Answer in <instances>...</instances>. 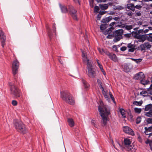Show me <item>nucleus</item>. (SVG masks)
<instances>
[{"mask_svg":"<svg viewBox=\"0 0 152 152\" xmlns=\"http://www.w3.org/2000/svg\"><path fill=\"white\" fill-rule=\"evenodd\" d=\"M127 48L128 51L129 52H133L135 49V45L134 44H132V43L126 44Z\"/></svg>","mask_w":152,"mask_h":152,"instance_id":"ddd939ff","label":"nucleus"},{"mask_svg":"<svg viewBox=\"0 0 152 152\" xmlns=\"http://www.w3.org/2000/svg\"><path fill=\"white\" fill-rule=\"evenodd\" d=\"M98 50L99 52V53H100L102 54H103V52L105 53L106 54V53L107 52H105L103 49H102L100 48H98Z\"/></svg>","mask_w":152,"mask_h":152,"instance_id":"37998d69","label":"nucleus"},{"mask_svg":"<svg viewBox=\"0 0 152 152\" xmlns=\"http://www.w3.org/2000/svg\"><path fill=\"white\" fill-rule=\"evenodd\" d=\"M142 59L141 58H139L136 59L135 62L137 64H138L141 61Z\"/></svg>","mask_w":152,"mask_h":152,"instance_id":"052dcab7","label":"nucleus"},{"mask_svg":"<svg viewBox=\"0 0 152 152\" xmlns=\"http://www.w3.org/2000/svg\"><path fill=\"white\" fill-rule=\"evenodd\" d=\"M112 19V17L111 16H110L104 19H103L102 20V22L104 23H107L110 22Z\"/></svg>","mask_w":152,"mask_h":152,"instance_id":"5701e85b","label":"nucleus"},{"mask_svg":"<svg viewBox=\"0 0 152 152\" xmlns=\"http://www.w3.org/2000/svg\"><path fill=\"white\" fill-rule=\"evenodd\" d=\"M131 142L130 139L126 138L124 139L122 145L118 143V144L122 150L125 149L128 151H135L136 150L133 148V146L131 145Z\"/></svg>","mask_w":152,"mask_h":152,"instance_id":"7ed1b4c3","label":"nucleus"},{"mask_svg":"<svg viewBox=\"0 0 152 152\" xmlns=\"http://www.w3.org/2000/svg\"><path fill=\"white\" fill-rule=\"evenodd\" d=\"M19 62L17 60H14L12 64V71L13 74L15 75L18 72L19 68Z\"/></svg>","mask_w":152,"mask_h":152,"instance_id":"6e6552de","label":"nucleus"},{"mask_svg":"<svg viewBox=\"0 0 152 152\" xmlns=\"http://www.w3.org/2000/svg\"><path fill=\"white\" fill-rule=\"evenodd\" d=\"M133 26L132 25H123L122 26L121 28H124L126 30H127L128 31H129L130 30L133 28Z\"/></svg>","mask_w":152,"mask_h":152,"instance_id":"4be33fe9","label":"nucleus"},{"mask_svg":"<svg viewBox=\"0 0 152 152\" xmlns=\"http://www.w3.org/2000/svg\"><path fill=\"white\" fill-rule=\"evenodd\" d=\"M126 14L129 16L131 17L133 15V13L132 12L130 11L129 12H126Z\"/></svg>","mask_w":152,"mask_h":152,"instance_id":"8fccbe9b","label":"nucleus"},{"mask_svg":"<svg viewBox=\"0 0 152 152\" xmlns=\"http://www.w3.org/2000/svg\"><path fill=\"white\" fill-rule=\"evenodd\" d=\"M145 130H147V131L150 132H151L152 131V127L150 126L148 128L147 127H145Z\"/></svg>","mask_w":152,"mask_h":152,"instance_id":"79ce46f5","label":"nucleus"},{"mask_svg":"<svg viewBox=\"0 0 152 152\" xmlns=\"http://www.w3.org/2000/svg\"><path fill=\"white\" fill-rule=\"evenodd\" d=\"M142 5H137L134 6L135 9L136 8L137 9H140L142 7Z\"/></svg>","mask_w":152,"mask_h":152,"instance_id":"49530a36","label":"nucleus"},{"mask_svg":"<svg viewBox=\"0 0 152 152\" xmlns=\"http://www.w3.org/2000/svg\"><path fill=\"white\" fill-rule=\"evenodd\" d=\"M9 85L10 86L11 94L16 97H19L20 94L18 88L12 83H10Z\"/></svg>","mask_w":152,"mask_h":152,"instance_id":"423d86ee","label":"nucleus"},{"mask_svg":"<svg viewBox=\"0 0 152 152\" xmlns=\"http://www.w3.org/2000/svg\"><path fill=\"white\" fill-rule=\"evenodd\" d=\"M104 96L105 97V98L108 101H110V98L109 97L108 94L106 95H104Z\"/></svg>","mask_w":152,"mask_h":152,"instance_id":"13d9d810","label":"nucleus"},{"mask_svg":"<svg viewBox=\"0 0 152 152\" xmlns=\"http://www.w3.org/2000/svg\"><path fill=\"white\" fill-rule=\"evenodd\" d=\"M106 13L105 11H100L99 12V14L100 15H102Z\"/></svg>","mask_w":152,"mask_h":152,"instance_id":"69168bd1","label":"nucleus"},{"mask_svg":"<svg viewBox=\"0 0 152 152\" xmlns=\"http://www.w3.org/2000/svg\"><path fill=\"white\" fill-rule=\"evenodd\" d=\"M123 67L124 69V70L126 72H128L130 70L129 68V67L128 65L127 64H124L123 66Z\"/></svg>","mask_w":152,"mask_h":152,"instance_id":"bb28decb","label":"nucleus"},{"mask_svg":"<svg viewBox=\"0 0 152 152\" xmlns=\"http://www.w3.org/2000/svg\"><path fill=\"white\" fill-rule=\"evenodd\" d=\"M142 104V101L137 102L136 101H134L133 102V104L134 105L137 106H140Z\"/></svg>","mask_w":152,"mask_h":152,"instance_id":"f704fd0d","label":"nucleus"},{"mask_svg":"<svg viewBox=\"0 0 152 152\" xmlns=\"http://www.w3.org/2000/svg\"><path fill=\"white\" fill-rule=\"evenodd\" d=\"M152 143V141L151 140H149L148 139L147 140L145 141V143L147 144H150V145H151V143Z\"/></svg>","mask_w":152,"mask_h":152,"instance_id":"3c124183","label":"nucleus"},{"mask_svg":"<svg viewBox=\"0 0 152 152\" xmlns=\"http://www.w3.org/2000/svg\"><path fill=\"white\" fill-rule=\"evenodd\" d=\"M46 28L48 30V35L49 37V38L51 39L52 37L51 31L48 27L47 26Z\"/></svg>","mask_w":152,"mask_h":152,"instance_id":"c756f323","label":"nucleus"},{"mask_svg":"<svg viewBox=\"0 0 152 152\" xmlns=\"http://www.w3.org/2000/svg\"><path fill=\"white\" fill-rule=\"evenodd\" d=\"M99 7L102 10H105L108 8L109 6L107 4H102L99 5Z\"/></svg>","mask_w":152,"mask_h":152,"instance_id":"aec40b11","label":"nucleus"},{"mask_svg":"<svg viewBox=\"0 0 152 152\" xmlns=\"http://www.w3.org/2000/svg\"><path fill=\"white\" fill-rule=\"evenodd\" d=\"M61 97L66 103L71 105L73 104L75 101L72 95L67 91L61 92Z\"/></svg>","mask_w":152,"mask_h":152,"instance_id":"f03ea898","label":"nucleus"},{"mask_svg":"<svg viewBox=\"0 0 152 152\" xmlns=\"http://www.w3.org/2000/svg\"><path fill=\"white\" fill-rule=\"evenodd\" d=\"M70 14L72 17L73 19L76 20H77V11L74 9V7L71 6H69V11Z\"/></svg>","mask_w":152,"mask_h":152,"instance_id":"0eeeda50","label":"nucleus"},{"mask_svg":"<svg viewBox=\"0 0 152 152\" xmlns=\"http://www.w3.org/2000/svg\"><path fill=\"white\" fill-rule=\"evenodd\" d=\"M147 122L148 123H152V118H148L147 120Z\"/></svg>","mask_w":152,"mask_h":152,"instance_id":"5fc2aeb1","label":"nucleus"},{"mask_svg":"<svg viewBox=\"0 0 152 152\" xmlns=\"http://www.w3.org/2000/svg\"><path fill=\"white\" fill-rule=\"evenodd\" d=\"M144 132L146 135H148V138H149L152 135V133L150 132L147 130H145V131Z\"/></svg>","mask_w":152,"mask_h":152,"instance_id":"a19ab883","label":"nucleus"},{"mask_svg":"<svg viewBox=\"0 0 152 152\" xmlns=\"http://www.w3.org/2000/svg\"><path fill=\"white\" fill-rule=\"evenodd\" d=\"M132 35V33L129 34H124L123 36V38H125L127 39H129L131 37Z\"/></svg>","mask_w":152,"mask_h":152,"instance_id":"2f4dec72","label":"nucleus"},{"mask_svg":"<svg viewBox=\"0 0 152 152\" xmlns=\"http://www.w3.org/2000/svg\"><path fill=\"white\" fill-rule=\"evenodd\" d=\"M113 19L115 21H118L120 20V18L118 17L114 18Z\"/></svg>","mask_w":152,"mask_h":152,"instance_id":"e2e57ef3","label":"nucleus"},{"mask_svg":"<svg viewBox=\"0 0 152 152\" xmlns=\"http://www.w3.org/2000/svg\"><path fill=\"white\" fill-rule=\"evenodd\" d=\"M114 29V27L113 26L110 27L104 33V34L105 35H106L107 34H110V33Z\"/></svg>","mask_w":152,"mask_h":152,"instance_id":"7c9ffc66","label":"nucleus"},{"mask_svg":"<svg viewBox=\"0 0 152 152\" xmlns=\"http://www.w3.org/2000/svg\"><path fill=\"white\" fill-rule=\"evenodd\" d=\"M148 40L149 41L152 42V34H149V37L148 38Z\"/></svg>","mask_w":152,"mask_h":152,"instance_id":"de8ad7c7","label":"nucleus"},{"mask_svg":"<svg viewBox=\"0 0 152 152\" xmlns=\"http://www.w3.org/2000/svg\"><path fill=\"white\" fill-rule=\"evenodd\" d=\"M127 49V47L123 46L121 48L120 50L122 51H124L126 50Z\"/></svg>","mask_w":152,"mask_h":152,"instance_id":"09e8293b","label":"nucleus"},{"mask_svg":"<svg viewBox=\"0 0 152 152\" xmlns=\"http://www.w3.org/2000/svg\"><path fill=\"white\" fill-rule=\"evenodd\" d=\"M97 82L98 84V85L99 86L101 90H103V87H102V83L101 80L99 79H98L97 80Z\"/></svg>","mask_w":152,"mask_h":152,"instance_id":"473e14b6","label":"nucleus"},{"mask_svg":"<svg viewBox=\"0 0 152 152\" xmlns=\"http://www.w3.org/2000/svg\"><path fill=\"white\" fill-rule=\"evenodd\" d=\"M136 15L137 16H140L141 15V12L140 11H138L137 12V11L135 12Z\"/></svg>","mask_w":152,"mask_h":152,"instance_id":"4d7b16f0","label":"nucleus"},{"mask_svg":"<svg viewBox=\"0 0 152 152\" xmlns=\"http://www.w3.org/2000/svg\"><path fill=\"white\" fill-rule=\"evenodd\" d=\"M82 82L83 84L84 88L86 90L88 89L89 85L88 83L86 80L83 79H82Z\"/></svg>","mask_w":152,"mask_h":152,"instance_id":"b1692460","label":"nucleus"},{"mask_svg":"<svg viewBox=\"0 0 152 152\" xmlns=\"http://www.w3.org/2000/svg\"><path fill=\"white\" fill-rule=\"evenodd\" d=\"M136 37V39H139L138 41L139 42H143L145 41L146 38V36L145 34H143L141 35H135Z\"/></svg>","mask_w":152,"mask_h":152,"instance_id":"2eb2a0df","label":"nucleus"},{"mask_svg":"<svg viewBox=\"0 0 152 152\" xmlns=\"http://www.w3.org/2000/svg\"><path fill=\"white\" fill-rule=\"evenodd\" d=\"M124 32V31L122 29H119L116 31L115 32V35H117L118 36L121 35V36H122L123 33Z\"/></svg>","mask_w":152,"mask_h":152,"instance_id":"a878e982","label":"nucleus"},{"mask_svg":"<svg viewBox=\"0 0 152 152\" xmlns=\"http://www.w3.org/2000/svg\"><path fill=\"white\" fill-rule=\"evenodd\" d=\"M123 130L126 133L128 134L132 135H134V133L132 129L127 126H124L123 127Z\"/></svg>","mask_w":152,"mask_h":152,"instance_id":"f8f14e48","label":"nucleus"},{"mask_svg":"<svg viewBox=\"0 0 152 152\" xmlns=\"http://www.w3.org/2000/svg\"><path fill=\"white\" fill-rule=\"evenodd\" d=\"M106 55L111 60L113 61L116 62L117 61V57L115 54L112 53L107 52Z\"/></svg>","mask_w":152,"mask_h":152,"instance_id":"4468645a","label":"nucleus"},{"mask_svg":"<svg viewBox=\"0 0 152 152\" xmlns=\"http://www.w3.org/2000/svg\"><path fill=\"white\" fill-rule=\"evenodd\" d=\"M12 104L13 106H16L17 104V102L16 100H13Z\"/></svg>","mask_w":152,"mask_h":152,"instance_id":"864d4df0","label":"nucleus"},{"mask_svg":"<svg viewBox=\"0 0 152 152\" xmlns=\"http://www.w3.org/2000/svg\"><path fill=\"white\" fill-rule=\"evenodd\" d=\"M116 24H117L116 23H115V22H113L111 23L110 24L109 26H111V27H112V26L113 27V26H114V25H115V27H116V26L120 27L121 25H117Z\"/></svg>","mask_w":152,"mask_h":152,"instance_id":"58836bf2","label":"nucleus"},{"mask_svg":"<svg viewBox=\"0 0 152 152\" xmlns=\"http://www.w3.org/2000/svg\"><path fill=\"white\" fill-rule=\"evenodd\" d=\"M138 139L139 142H141L142 141V139L140 135H138Z\"/></svg>","mask_w":152,"mask_h":152,"instance_id":"680f3d73","label":"nucleus"},{"mask_svg":"<svg viewBox=\"0 0 152 152\" xmlns=\"http://www.w3.org/2000/svg\"><path fill=\"white\" fill-rule=\"evenodd\" d=\"M120 112L121 114L122 115L123 117H126L125 114V110L123 109H121L120 110Z\"/></svg>","mask_w":152,"mask_h":152,"instance_id":"e433bc0d","label":"nucleus"},{"mask_svg":"<svg viewBox=\"0 0 152 152\" xmlns=\"http://www.w3.org/2000/svg\"><path fill=\"white\" fill-rule=\"evenodd\" d=\"M102 90V94L104 95V96L107 94V93L105 91H104V88L103 90Z\"/></svg>","mask_w":152,"mask_h":152,"instance_id":"0e129e2a","label":"nucleus"},{"mask_svg":"<svg viewBox=\"0 0 152 152\" xmlns=\"http://www.w3.org/2000/svg\"><path fill=\"white\" fill-rule=\"evenodd\" d=\"M97 2L98 3L105 2H106V0H96Z\"/></svg>","mask_w":152,"mask_h":152,"instance_id":"6e6d98bb","label":"nucleus"},{"mask_svg":"<svg viewBox=\"0 0 152 152\" xmlns=\"http://www.w3.org/2000/svg\"><path fill=\"white\" fill-rule=\"evenodd\" d=\"M152 104H149L147 105L145 107V110L146 111H148L149 110H152Z\"/></svg>","mask_w":152,"mask_h":152,"instance_id":"cd10ccee","label":"nucleus"},{"mask_svg":"<svg viewBox=\"0 0 152 152\" xmlns=\"http://www.w3.org/2000/svg\"><path fill=\"white\" fill-rule=\"evenodd\" d=\"M99 7H98V6H95L94 7V12L96 13L98 12L99 11Z\"/></svg>","mask_w":152,"mask_h":152,"instance_id":"ea45409f","label":"nucleus"},{"mask_svg":"<svg viewBox=\"0 0 152 152\" xmlns=\"http://www.w3.org/2000/svg\"><path fill=\"white\" fill-rule=\"evenodd\" d=\"M87 69L88 70L87 74L88 77L91 78H95L96 75V72L95 69L92 65V64L88 63Z\"/></svg>","mask_w":152,"mask_h":152,"instance_id":"39448f33","label":"nucleus"},{"mask_svg":"<svg viewBox=\"0 0 152 152\" xmlns=\"http://www.w3.org/2000/svg\"><path fill=\"white\" fill-rule=\"evenodd\" d=\"M141 120V118L140 117H138L136 119V123L137 124H139Z\"/></svg>","mask_w":152,"mask_h":152,"instance_id":"c03bdc74","label":"nucleus"},{"mask_svg":"<svg viewBox=\"0 0 152 152\" xmlns=\"http://www.w3.org/2000/svg\"><path fill=\"white\" fill-rule=\"evenodd\" d=\"M0 39L1 43V45L2 47L4 48L5 45L6 41V37L3 31L0 30Z\"/></svg>","mask_w":152,"mask_h":152,"instance_id":"1a4fd4ad","label":"nucleus"},{"mask_svg":"<svg viewBox=\"0 0 152 152\" xmlns=\"http://www.w3.org/2000/svg\"><path fill=\"white\" fill-rule=\"evenodd\" d=\"M124 7H123L122 6H121L117 7V9L118 10H120L124 9Z\"/></svg>","mask_w":152,"mask_h":152,"instance_id":"603ef678","label":"nucleus"},{"mask_svg":"<svg viewBox=\"0 0 152 152\" xmlns=\"http://www.w3.org/2000/svg\"><path fill=\"white\" fill-rule=\"evenodd\" d=\"M145 115L148 117L152 116V109L150 110L148 112L146 113Z\"/></svg>","mask_w":152,"mask_h":152,"instance_id":"c9c22d12","label":"nucleus"},{"mask_svg":"<svg viewBox=\"0 0 152 152\" xmlns=\"http://www.w3.org/2000/svg\"><path fill=\"white\" fill-rule=\"evenodd\" d=\"M150 82L147 80H145L144 78L140 80V83L143 85L148 84Z\"/></svg>","mask_w":152,"mask_h":152,"instance_id":"c85d7f7f","label":"nucleus"},{"mask_svg":"<svg viewBox=\"0 0 152 152\" xmlns=\"http://www.w3.org/2000/svg\"><path fill=\"white\" fill-rule=\"evenodd\" d=\"M60 8L61 9V11L63 13H66L69 11V8L68 9L64 5H61L59 4Z\"/></svg>","mask_w":152,"mask_h":152,"instance_id":"a211bd4d","label":"nucleus"},{"mask_svg":"<svg viewBox=\"0 0 152 152\" xmlns=\"http://www.w3.org/2000/svg\"><path fill=\"white\" fill-rule=\"evenodd\" d=\"M107 27V25L106 24H102L100 26V29L101 30L103 31Z\"/></svg>","mask_w":152,"mask_h":152,"instance_id":"72a5a7b5","label":"nucleus"},{"mask_svg":"<svg viewBox=\"0 0 152 152\" xmlns=\"http://www.w3.org/2000/svg\"><path fill=\"white\" fill-rule=\"evenodd\" d=\"M82 57L83 62L84 63H86L87 66L88 63L92 64L91 61L87 57L86 54L83 51H82Z\"/></svg>","mask_w":152,"mask_h":152,"instance_id":"9d476101","label":"nucleus"},{"mask_svg":"<svg viewBox=\"0 0 152 152\" xmlns=\"http://www.w3.org/2000/svg\"><path fill=\"white\" fill-rule=\"evenodd\" d=\"M14 125L15 128L18 132L25 133L27 131L25 125L21 121L16 120L14 121Z\"/></svg>","mask_w":152,"mask_h":152,"instance_id":"20e7f679","label":"nucleus"},{"mask_svg":"<svg viewBox=\"0 0 152 152\" xmlns=\"http://www.w3.org/2000/svg\"><path fill=\"white\" fill-rule=\"evenodd\" d=\"M98 110L102 118V124L106 125L108 121V115L110 114V108L108 106L104 105L102 101L100 102V105L98 107Z\"/></svg>","mask_w":152,"mask_h":152,"instance_id":"f257e3e1","label":"nucleus"},{"mask_svg":"<svg viewBox=\"0 0 152 152\" xmlns=\"http://www.w3.org/2000/svg\"><path fill=\"white\" fill-rule=\"evenodd\" d=\"M67 121L68 123V124L70 127H72L74 126L75 122L72 118H68Z\"/></svg>","mask_w":152,"mask_h":152,"instance_id":"412c9836","label":"nucleus"},{"mask_svg":"<svg viewBox=\"0 0 152 152\" xmlns=\"http://www.w3.org/2000/svg\"><path fill=\"white\" fill-rule=\"evenodd\" d=\"M147 92L146 91H142L140 93V95H143V96L144 95H145L146 94H147Z\"/></svg>","mask_w":152,"mask_h":152,"instance_id":"bf43d9fd","label":"nucleus"},{"mask_svg":"<svg viewBox=\"0 0 152 152\" xmlns=\"http://www.w3.org/2000/svg\"><path fill=\"white\" fill-rule=\"evenodd\" d=\"M109 94L110 95V97L111 98V99L113 101V102L114 103H115V99L114 98V96H113V95L111 94V93L110 92H109Z\"/></svg>","mask_w":152,"mask_h":152,"instance_id":"a18cd8bd","label":"nucleus"},{"mask_svg":"<svg viewBox=\"0 0 152 152\" xmlns=\"http://www.w3.org/2000/svg\"><path fill=\"white\" fill-rule=\"evenodd\" d=\"M55 25H56L54 23L53 24V31L54 32H55V29H56Z\"/></svg>","mask_w":152,"mask_h":152,"instance_id":"774afa93","label":"nucleus"},{"mask_svg":"<svg viewBox=\"0 0 152 152\" xmlns=\"http://www.w3.org/2000/svg\"><path fill=\"white\" fill-rule=\"evenodd\" d=\"M134 110L136 113H140L141 112L142 110L141 108L136 107L134 108Z\"/></svg>","mask_w":152,"mask_h":152,"instance_id":"4c0bfd02","label":"nucleus"},{"mask_svg":"<svg viewBox=\"0 0 152 152\" xmlns=\"http://www.w3.org/2000/svg\"><path fill=\"white\" fill-rule=\"evenodd\" d=\"M126 8L134 12L135 11L134 5L132 3L128 4H127Z\"/></svg>","mask_w":152,"mask_h":152,"instance_id":"6ab92c4d","label":"nucleus"},{"mask_svg":"<svg viewBox=\"0 0 152 152\" xmlns=\"http://www.w3.org/2000/svg\"><path fill=\"white\" fill-rule=\"evenodd\" d=\"M123 38V36L121 35L118 36L117 35H115L113 39V41L114 42H117L119 41L121 39Z\"/></svg>","mask_w":152,"mask_h":152,"instance_id":"393cba45","label":"nucleus"},{"mask_svg":"<svg viewBox=\"0 0 152 152\" xmlns=\"http://www.w3.org/2000/svg\"><path fill=\"white\" fill-rule=\"evenodd\" d=\"M151 45L148 42H145L140 45V48L142 50L148 49L151 48Z\"/></svg>","mask_w":152,"mask_h":152,"instance_id":"9b49d317","label":"nucleus"},{"mask_svg":"<svg viewBox=\"0 0 152 152\" xmlns=\"http://www.w3.org/2000/svg\"><path fill=\"white\" fill-rule=\"evenodd\" d=\"M144 74L142 72H140L136 74L134 76V78L135 80H141L145 78Z\"/></svg>","mask_w":152,"mask_h":152,"instance_id":"dca6fc26","label":"nucleus"},{"mask_svg":"<svg viewBox=\"0 0 152 152\" xmlns=\"http://www.w3.org/2000/svg\"><path fill=\"white\" fill-rule=\"evenodd\" d=\"M132 35L133 37L136 38V37L134 35H141L143 34V29H140L138 31H133L132 32Z\"/></svg>","mask_w":152,"mask_h":152,"instance_id":"f3484780","label":"nucleus"},{"mask_svg":"<svg viewBox=\"0 0 152 152\" xmlns=\"http://www.w3.org/2000/svg\"><path fill=\"white\" fill-rule=\"evenodd\" d=\"M98 65L99 68L101 70L103 71V68L102 65L101 64H99V65Z\"/></svg>","mask_w":152,"mask_h":152,"instance_id":"338daca9","label":"nucleus"}]
</instances>
